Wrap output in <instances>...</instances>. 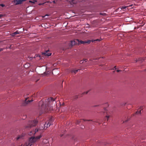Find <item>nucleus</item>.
I'll return each mask as SVG.
<instances>
[{
    "label": "nucleus",
    "instance_id": "21",
    "mask_svg": "<svg viewBox=\"0 0 146 146\" xmlns=\"http://www.w3.org/2000/svg\"><path fill=\"white\" fill-rule=\"evenodd\" d=\"M116 71H117V72H119L121 71V70H117Z\"/></svg>",
    "mask_w": 146,
    "mask_h": 146
},
{
    "label": "nucleus",
    "instance_id": "2",
    "mask_svg": "<svg viewBox=\"0 0 146 146\" xmlns=\"http://www.w3.org/2000/svg\"><path fill=\"white\" fill-rule=\"evenodd\" d=\"M42 136L41 135L37 136L36 137H31L29 139V141L26 143V144L24 146H31L33 143L36 141L38 139L41 137Z\"/></svg>",
    "mask_w": 146,
    "mask_h": 146
},
{
    "label": "nucleus",
    "instance_id": "20",
    "mask_svg": "<svg viewBox=\"0 0 146 146\" xmlns=\"http://www.w3.org/2000/svg\"><path fill=\"white\" fill-rule=\"evenodd\" d=\"M0 5L2 7H3L5 6V5L3 4H1Z\"/></svg>",
    "mask_w": 146,
    "mask_h": 146
},
{
    "label": "nucleus",
    "instance_id": "8",
    "mask_svg": "<svg viewBox=\"0 0 146 146\" xmlns=\"http://www.w3.org/2000/svg\"><path fill=\"white\" fill-rule=\"evenodd\" d=\"M88 61V60L86 59H84L80 61V64H82L84 62H86Z\"/></svg>",
    "mask_w": 146,
    "mask_h": 146
},
{
    "label": "nucleus",
    "instance_id": "13",
    "mask_svg": "<svg viewBox=\"0 0 146 146\" xmlns=\"http://www.w3.org/2000/svg\"><path fill=\"white\" fill-rule=\"evenodd\" d=\"M79 70H72V72L74 73L75 74H76L77 73V72Z\"/></svg>",
    "mask_w": 146,
    "mask_h": 146
},
{
    "label": "nucleus",
    "instance_id": "25",
    "mask_svg": "<svg viewBox=\"0 0 146 146\" xmlns=\"http://www.w3.org/2000/svg\"><path fill=\"white\" fill-rule=\"evenodd\" d=\"M32 132H31L30 133V135H31Z\"/></svg>",
    "mask_w": 146,
    "mask_h": 146
},
{
    "label": "nucleus",
    "instance_id": "23",
    "mask_svg": "<svg viewBox=\"0 0 146 146\" xmlns=\"http://www.w3.org/2000/svg\"><path fill=\"white\" fill-rule=\"evenodd\" d=\"M3 50V49L2 48H0V51H1Z\"/></svg>",
    "mask_w": 146,
    "mask_h": 146
},
{
    "label": "nucleus",
    "instance_id": "9",
    "mask_svg": "<svg viewBox=\"0 0 146 146\" xmlns=\"http://www.w3.org/2000/svg\"><path fill=\"white\" fill-rule=\"evenodd\" d=\"M23 135H19V136H18L16 138V139L17 140H18L19 139H23Z\"/></svg>",
    "mask_w": 146,
    "mask_h": 146
},
{
    "label": "nucleus",
    "instance_id": "22",
    "mask_svg": "<svg viewBox=\"0 0 146 146\" xmlns=\"http://www.w3.org/2000/svg\"><path fill=\"white\" fill-rule=\"evenodd\" d=\"M3 16V15H0V18H1V17Z\"/></svg>",
    "mask_w": 146,
    "mask_h": 146
},
{
    "label": "nucleus",
    "instance_id": "10",
    "mask_svg": "<svg viewBox=\"0 0 146 146\" xmlns=\"http://www.w3.org/2000/svg\"><path fill=\"white\" fill-rule=\"evenodd\" d=\"M20 32H19L18 31H15L14 33H12V36H14L16 34H19Z\"/></svg>",
    "mask_w": 146,
    "mask_h": 146
},
{
    "label": "nucleus",
    "instance_id": "30",
    "mask_svg": "<svg viewBox=\"0 0 146 146\" xmlns=\"http://www.w3.org/2000/svg\"><path fill=\"white\" fill-rule=\"evenodd\" d=\"M41 5V4H39V5Z\"/></svg>",
    "mask_w": 146,
    "mask_h": 146
},
{
    "label": "nucleus",
    "instance_id": "16",
    "mask_svg": "<svg viewBox=\"0 0 146 146\" xmlns=\"http://www.w3.org/2000/svg\"><path fill=\"white\" fill-rule=\"evenodd\" d=\"M49 16V15H47V14H46V15H44V16H42V18H44V17H45L46 16Z\"/></svg>",
    "mask_w": 146,
    "mask_h": 146
},
{
    "label": "nucleus",
    "instance_id": "12",
    "mask_svg": "<svg viewBox=\"0 0 146 146\" xmlns=\"http://www.w3.org/2000/svg\"><path fill=\"white\" fill-rule=\"evenodd\" d=\"M75 41H71L70 42V45L72 46L75 44Z\"/></svg>",
    "mask_w": 146,
    "mask_h": 146
},
{
    "label": "nucleus",
    "instance_id": "11",
    "mask_svg": "<svg viewBox=\"0 0 146 146\" xmlns=\"http://www.w3.org/2000/svg\"><path fill=\"white\" fill-rule=\"evenodd\" d=\"M76 40H77L78 42L79 43H80L81 44H86V41L82 40H81L80 41H79L78 39Z\"/></svg>",
    "mask_w": 146,
    "mask_h": 146
},
{
    "label": "nucleus",
    "instance_id": "31",
    "mask_svg": "<svg viewBox=\"0 0 146 146\" xmlns=\"http://www.w3.org/2000/svg\"><path fill=\"white\" fill-rule=\"evenodd\" d=\"M87 93H88V92H86V94H87Z\"/></svg>",
    "mask_w": 146,
    "mask_h": 146
},
{
    "label": "nucleus",
    "instance_id": "15",
    "mask_svg": "<svg viewBox=\"0 0 146 146\" xmlns=\"http://www.w3.org/2000/svg\"><path fill=\"white\" fill-rule=\"evenodd\" d=\"M80 121L77 120L76 122V123L78 124H79L80 122Z\"/></svg>",
    "mask_w": 146,
    "mask_h": 146
},
{
    "label": "nucleus",
    "instance_id": "19",
    "mask_svg": "<svg viewBox=\"0 0 146 146\" xmlns=\"http://www.w3.org/2000/svg\"><path fill=\"white\" fill-rule=\"evenodd\" d=\"M106 117L108 118V119L107 120H108V118L110 117V115H106Z\"/></svg>",
    "mask_w": 146,
    "mask_h": 146
},
{
    "label": "nucleus",
    "instance_id": "6",
    "mask_svg": "<svg viewBox=\"0 0 146 146\" xmlns=\"http://www.w3.org/2000/svg\"><path fill=\"white\" fill-rule=\"evenodd\" d=\"M49 122H46L45 124L44 125V129H46L48 127H49L50 125V124L49 125Z\"/></svg>",
    "mask_w": 146,
    "mask_h": 146
},
{
    "label": "nucleus",
    "instance_id": "27",
    "mask_svg": "<svg viewBox=\"0 0 146 146\" xmlns=\"http://www.w3.org/2000/svg\"><path fill=\"white\" fill-rule=\"evenodd\" d=\"M124 9H125L126 8V7H123Z\"/></svg>",
    "mask_w": 146,
    "mask_h": 146
},
{
    "label": "nucleus",
    "instance_id": "5",
    "mask_svg": "<svg viewBox=\"0 0 146 146\" xmlns=\"http://www.w3.org/2000/svg\"><path fill=\"white\" fill-rule=\"evenodd\" d=\"M100 40L98 39H97L95 40H88V41H86V43H88V44H90L91 42H95V41H100Z\"/></svg>",
    "mask_w": 146,
    "mask_h": 146
},
{
    "label": "nucleus",
    "instance_id": "26",
    "mask_svg": "<svg viewBox=\"0 0 146 146\" xmlns=\"http://www.w3.org/2000/svg\"><path fill=\"white\" fill-rule=\"evenodd\" d=\"M53 3H55V1H53Z\"/></svg>",
    "mask_w": 146,
    "mask_h": 146
},
{
    "label": "nucleus",
    "instance_id": "28",
    "mask_svg": "<svg viewBox=\"0 0 146 146\" xmlns=\"http://www.w3.org/2000/svg\"><path fill=\"white\" fill-rule=\"evenodd\" d=\"M114 68H115V69H116V66H115V67H114Z\"/></svg>",
    "mask_w": 146,
    "mask_h": 146
},
{
    "label": "nucleus",
    "instance_id": "29",
    "mask_svg": "<svg viewBox=\"0 0 146 146\" xmlns=\"http://www.w3.org/2000/svg\"><path fill=\"white\" fill-rule=\"evenodd\" d=\"M137 60H136V62H137Z\"/></svg>",
    "mask_w": 146,
    "mask_h": 146
},
{
    "label": "nucleus",
    "instance_id": "14",
    "mask_svg": "<svg viewBox=\"0 0 146 146\" xmlns=\"http://www.w3.org/2000/svg\"><path fill=\"white\" fill-rule=\"evenodd\" d=\"M141 111V110H138L136 112V114H140Z\"/></svg>",
    "mask_w": 146,
    "mask_h": 146
},
{
    "label": "nucleus",
    "instance_id": "7",
    "mask_svg": "<svg viewBox=\"0 0 146 146\" xmlns=\"http://www.w3.org/2000/svg\"><path fill=\"white\" fill-rule=\"evenodd\" d=\"M51 54L50 52H48L47 51H46L45 52L42 53V54H44L45 56H49L51 55Z\"/></svg>",
    "mask_w": 146,
    "mask_h": 146
},
{
    "label": "nucleus",
    "instance_id": "18",
    "mask_svg": "<svg viewBox=\"0 0 146 146\" xmlns=\"http://www.w3.org/2000/svg\"><path fill=\"white\" fill-rule=\"evenodd\" d=\"M38 130L37 129H35V133H36V132H38Z\"/></svg>",
    "mask_w": 146,
    "mask_h": 146
},
{
    "label": "nucleus",
    "instance_id": "3",
    "mask_svg": "<svg viewBox=\"0 0 146 146\" xmlns=\"http://www.w3.org/2000/svg\"><path fill=\"white\" fill-rule=\"evenodd\" d=\"M25 1L24 0H14L12 1V2L13 3L16 5L20 4L23 1Z\"/></svg>",
    "mask_w": 146,
    "mask_h": 146
},
{
    "label": "nucleus",
    "instance_id": "17",
    "mask_svg": "<svg viewBox=\"0 0 146 146\" xmlns=\"http://www.w3.org/2000/svg\"><path fill=\"white\" fill-rule=\"evenodd\" d=\"M33 101V100H28L27 101V103L28 104L29 103V102H32Z\"/></svg>",
    "mask_w": 146,
    "mask_h": 146
},
{
    "label": "nucleus",
    "instance_id": "1",
    "mask_svg": "<svg viewBox=\"0 0 146 146\" xmlns=\"http://www.w3.org/2000/svg\"><path fill=\"white\" fill-rule=\"evenodd\" d=\"M56 102L54 99L50 98L46 100L44 102L40 101L39 102V106H41L42 108L44 110H46L48 111L52 110V106L55 105Z\"/></svg>",
    "mask_w": 146,
    "mask_h": 146
},
{
    "label": "nucleus",
    "instance_id": "24",
    "mask_svg": "<svg viewBox=\"0 0 146 146\" xmlns=\"http://www.w3.org/2000/svg\"><path fill=\"white\" fill-rule=\"evenodd\" d=\"M83 120L84 121H87V120H86V119H83Z\"/></svg>",
    "mask_w": 146,
    "mask_h": 146
},
{
    "label": "nucleus",
    "instance_id": "4",
    "mask_svg": "<svg viewBox=\"0 0 146 146\" xmlns=\"http://www.w3.org/2000/svg\"><path fill=\"white\" fill-rule=\"evenodd\" d=\"M37 121L36 120H34L32 121H29V124L30 127L36 126L37 123Z\"/></svg>",
    "mask_w": 146,
    "mask_h": 146
}]
</instances>
